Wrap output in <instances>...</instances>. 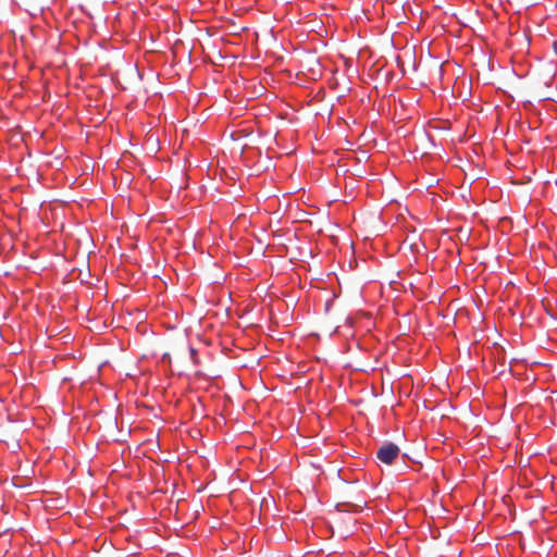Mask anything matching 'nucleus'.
<instances>
[{
  "label": "nucleus",
  "instance_id": "nucleus-1",
  "mask_svg": "<svg viewBox=\"0 0 557 557\" xmlns=\"http://www.w3.org/2000/svg\"><path fill=\"white\" fill-rule=\"evenodd\" d=\"M399 454L400 449L395 443L386 442L377 449L376 458L385 465H392Z\"/></svg>",
  "mask_w": 557,
  "mask_h": 557
},
{
  "label": "nucleus",
  "instance_id": "nucleus-2",
  "mask_svg": "<svg viewBox=\"0 0 557 557\" xmlns=\"http://www.w3.org/2000/svg\"><path fill=\"white\" fill-rule=\"evenodd\" d=\"M189 355H190V359L193 360L194 364H198L199 360H198V351L197 349H195L194 347H189Z\"/></svg>",
  "mask_w": 557,
  "mask_h": 557
}]
</instances>
